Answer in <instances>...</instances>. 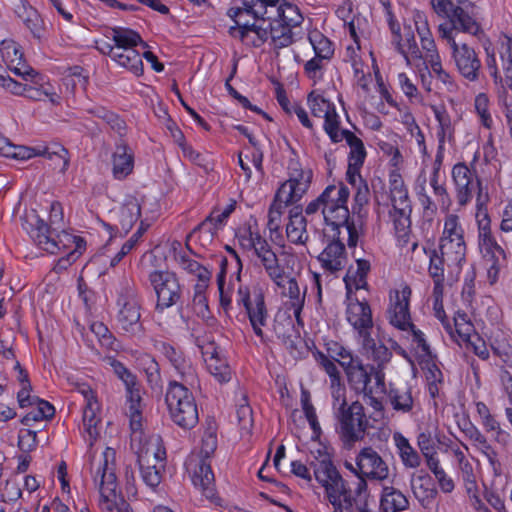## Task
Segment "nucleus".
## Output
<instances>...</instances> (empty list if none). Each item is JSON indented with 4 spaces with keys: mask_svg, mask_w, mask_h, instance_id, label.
Returning a JSON list of instances; mask_svg holds the SVG:
<instances>
[{
    "mask_svg": "<svg viewBox=\"0 0 512 512\" xmlns=\"http://www.w3.org/2000/svg\"><path fill=\"white\" fill-rule=\"evenodd\" d=\"M205 361L209 372L218 382L225 383L230 380V368L224 360L218 358L215 350L210 353V356Z\"/></svg>",
    "mask_w": 512,
    "mask_h": 512,
    "instance_id": "nucleus-51",
    "label": "nucleus"
},
{
    "mask_svg": "<svg viewBox=\"0 0 512 512\" xmlns=\"http://www.w3.org/2000/svg\"><path fill=\"white\" fill-rule=\"evenodd\" d=\"M141 216V205L134 196H127L117 212V229L127 234Z\"/></svg>",
    "mask_w": 512,
    "mask_h": 512,
    "instance_id": "nucleus-31",
    "label": "nucleus"
},
{
    "mask_svg": "<svg viewBox=\"0 0 512 512\" xmlns=\"http://www.w3.org/2000/svg\"><path fill=\"white\" fill-rule=\"evenodd\" d=\"M287 206L288 205H285L283 201L277 199V194L275 195L274 201L270 205L267 227L270 231L271 239L274 242H276L278 238H282L280 231L281 217L284 212V209Z\"/></svg>",
    "mask_w": 512,
    "mask_h": 512,
    "instance_id": "nucleus-47",
    "label": "nucleus"
},
{
    "mask_svg": "<svg viewBox=\"0 0 512 512\" xmlns=\"http://www.w3.org/2000/svg\"><path fill=\"white\" fill-rule=\"evenodd\" d=\"M236 238L241 248L245 251H252L256 247L258 239H263L257 225L252 226L250 224L241 227L236 233Z\"/></svg>",
    "mask_w": 512,
    "mask_h": 512,
    "instance_id": "nucleus-53",
    "label": "nucleus"
},
{
    "mask_svg": "<svg viewBox=\"0 0 512 512\" xmlns=\"http://www.w3.org/2000/svg\"><path fill=\"white\" fill-rule=\"evenodd\" d=\"M238 302L242 303L245 307L249 322L256 336L260 338L262 343H266L267 340L262 328L267 325L269 315L264 295L261 292H257L251 297L247 288L243 289L240 287L238 290Z\"/></svg>",
    "mask_w": 512,
    "mask_h": 512,
    "instance_id": "nucleus-13",
    "label": "nucleus"
},
{
    "mask_svg": "<svg viewBox=\"0 0 512 512\" xmlns=\"http://www.w3.org/2000/svg\"><path fill=\"white\" fill-rule=\"evenodd\" d=\"M273 329L277 338L286 347L290 355L297 357L300 354L303 340L299 332L295 329L292 320L289 317L276 320Z\"/></svg>",
    "mask_w": 512,
    "mask_h": 512,
    "instance_id": "nucleus-28",
    "label": "nucleus"
},
{
    "mask_svg": "<svg viewBox=\"0 0 512 512\" xmlns=\"http://www.w3.org/2000/svg\"><path fill=\"white\" fill-rule=\"evenodd\" d=\"M116 305L117 327L130 336H140L144 330L141 303L134 283L126 277H122L120 281Z\"/></svg>",
    "mask_w": 512,
    "mask_h": 512,
    "instance_id": "nucleus-5",
    "label": "nucleus"
},
{
    "mask_svg": "<svg viewBox=\"0 0 512 512\" xmlns=\"http://www.w3.org/2000/svg\"><path fill=\"white\" fill-rule=\"evenodd\" d=\"M94 483L100 493L99 506L102 512H133L130 505L120 497L116 476V451L107 447L94 460Z\"/></svg>",
    "mask_w": 512,
    "mask_h": 512,
    "instance_id": "nucleus-4",
    "label": "nucleus"
},
{
    "mask_svg": "<svg viewBox=\"0 0 512 512\" xmlns=\"http://www.w3.org/2000/svg\"><path fill=\"white\" fill-rule=\"evenodd\" d=\"M205 291L206 289H204V284H196L192 300L193 309L195 313L202 318L207 317L209 314L208 302Z\"/></svg>",
    "mask_w": 512,
    "mask_h": 512,
    "instance_id": "nucleus-63",
    "label": "nucleus"
},
{
    "mask_svg": "<svg viewBox=\"0 0 512 512\" xmlns=\"http://www.w3.org/2000/svg\"><path fill=\"white\" fill-rule=\"evenodd\" d=\"M327 351L329 355L335 361H337L344 370L358 359V357H354L352 355L350 350L346 349L337 342L328 343Z\"/></svg>",
    "mask_w": 512,
    "mask_h": 512,
    "instance_id": "nucleus-57",
    "label": "nucleus"
},
{
    "mask_svg": "<svg viewBox=\"0 0 512 512\" xmlns=\"http://www.w3.org/2000/svg\"><path fill=\"white\" fill-rule=\"evenodd\" d=\"M127 397L129 401V416L131 428L136 431L141 427V414H142V398L140 394V387L137 379L134 380L133 386H125Z\"/></svg>",
    "mask_w": 512,
    "mask_h": 512,
    "instance_id": "nucleus-43",
    "label": "nucleus"
},
{
    "mask_svg": "<svg viewBox=\"0 0 512 512\" xmlns=\"http://www.w3.org/2000/svg\"><path fill=\"white\" fill-rule=\"evenodd\" d=\"M165 402L171 420L180 428L192 429L198 423L199 415L195 398L184 383L175 380L170 381Z\"/></svg>",
    "mask_w": 512,
    "mask_h": 512,
    "instance_id": "nucleus-6",
    "label": "nucleus"
},
{
    "mask_svg": "<svg viewBox=\"0 0 512 512\" xmlns=\"http://www.w3.org/2000/svg\"><path fill=\"white\" fill-rule=\"evenodd\" d=\"M259 21L251 24L237 22L238 26H231L228 33L231 37L253 47H260L269 38L274 49L288 47L294 42L293 28L274 18V14Z\"/></svg>",
    "mask_w": 512,
    "mask_h": 512,
    "instance_id": "nucleus-3",
    "label": "nucleus"
},
{
    "mask_svg": "<svg viewBox=\"0 0 512 512\" xmlns=\"http://www.w3.org/2000/svg\"><path fill=\"white\" fill-rule=\"evenodd\" d=\"M254 255L259 259L268 277L278 287L283 286L286 276L284 268L279 264L276 253L272 250L271 245L263 237L262 240L256 242V247L252 250Z\"/></svg>",
    "mask_w": 512,
    "mask_h": 512,
    "instance_id": "nucleus-21",
    "label": "nucleus"
},
{
    "mask_svg": "<svg viewBox=\"0 0 512 512\" xmlns=\"http://www.w3.org/2000/svg\"><path fill=\"white\" fill-rule=\"evenodd\" d=\"M405 38L403 45L404 53L402 54L407 61V63H410L411 60H421L423 55L422 51L419 49L417 42L415 40V36L411 30V27L405 28Z\"/></svg>",
    "mask_w": 512,
    "mask_h": 512,
    "instance_id": "nucleus-61",
    "label": "nucleus"
},
{
    "mask_svg": "<svg viewBox=\"0 0 512 512\" xmlns=\"http://www.w3.org/2000/svg\"><path fill=\"white\" fill-rule=\"evenodd\" d=\"M114 61L134 73L136 76L143 74L142 56L135 48H128L117 52Z\"/></svg>",
    "mask_w": 512,
    "mask_h": 512,
    "instance_id": "nucleus-45",
    "label": "nucleus"
},
{
    "mask_svg": "<svg viewBox=\"0 0 512 512\" xmlns=\"http://www.w3.org/2000/svg\"><path fill=\"white\" fill-rule=\"evenodd\" d=\"M289 178L277 190V199L283 201L285 205H292L298 202L308 191L312 171L304 170L296 158H291L288 162Z\"/></svg>",
    "mask_w": 512,
    "mask_h": 512,
    "instance_id": "nucleus-10",
    "label": "nucleus"
},
{
    "mask_svg": "<svg viewBox=\"0 0 512 512\" xmlns=\"http://www.w3.org/2000/svg\"><path fill=\"white\" fill-rule=\"evenodd\" d=\"M328 237L331 241L320 253L318 260L325 271L335 274L345 268L347 254L341 234L337 237L334 236V231L329 230Z\"/></svg>",
    "mask_w": 512,
    "mask_h": 512,
    "instance_id": "nucleus-19",
    "label": "nucleus"
},
{
    "mask_svg": "<svg viewBox=\"0 0 512 512\" xmlns=\"http://www.w3.org/2000/svg\"><path fill=\"white\" fill-rule=\"evenodd\" d=\"M350 191L343 183L340 185H329L322 192L324 201L323 218L334 236L341 234V228L346 230L348 235V247L355 248L363 235V222L350 216L347 202Z\"/></svg>",
    "mask_w": 512,
    "mask_h": 512,
    "instance_id": "nucleus-1",
    "label": "nucleus"
},
{
    "mask_svg": "<svg viewBox=\"0 0 512 512\" xmlns=\"http://www.w3.org/2000/svg\"><path fill=\"white\" fill-rule=\"evenodd\" d=\"M452 179L455 185L456 200L459 206H466L472 199L473 193L477 190V195L483 188L481 181L475 172L471 171L465 163H457L452 168ZM487 195L488 193L485 192Z\"/></svg>",
    "mask_w": 512,
    "mask_h": 512,
    "instance_id": "nucleus-15",
    "label": "nucleus"
},
{
    "mask_svg": "<svg viewBox=\"0 0 512 512\" xmlns=\"http://www.w3.org/2000/svg\"><path fill=\"white\" fill-rule=\"evenodd\" d=\"M433 111L439 123V130L437 132L438 145H444L446 137L451 138L452 136L451 120L444 108L434 106Z\"/></svg>",
    "mask_w": 512,
    "mask_h": 512,
    "instance_id": "nucleus-56",
    "label": "nucleus"
},
{
    "mask_svg": "<svg viewBox=\"0 0 512 512\" xmlns=\"http://www.w3.org/2000/svg\"><path fill=\"white\" fill-rule=\"evenodd\" d=\"M356 465L358 467L357 471L360 473V478L363 477L364 480H366V478L384 480L389 475L386 462L372 447H364L359 451L356 457Z\"/></svg>",
    "mask_w": 512,
    "mask_h": 512,
    "instance_id": "nucleus-17",
    "label": "nucleus"
},
{
    "mask_svg": "<svg viewBox=\"0 0 512 512\" xmlns=\"http://www.w3.org/2000/svg\"><path fill=\"white\" fill-rule=\"evenodd\" d=\"M36 154H37V156L47 157L48 159H51V160L54 158H58L63 163V165H62L63 170L67 169V167L69 165L68 151L64 146H62L60 144H52L50 146H45L42 148L38 147Z\"/></svg>",
    "mask_w": 512,
    "mask_h": 512,
    "instance_id": "nucleus-59",
    "label": "nucleus"
},
{
    "mask_svg": "<svg viewBox=\"0 0 512 512\" xmlns=\"http://www.w3.org/2000/svg\"><path fill=\"white\" fill-rule=\"evenodd\" d=\"M356 264L357 269L354 272L348 270L344 278L347 294H352V286L356 290L366 289L368 286L367 275L371 268L370 262L366 259H357Z\"/></svg>",
    "mask_w": 512,
    "mask_h": 512,
    "instance_id": "nucleus-41",
    "label": "nucleus"
},
{
    "mask_svg": "<svg viewBox=\"0 0 512 512\" xmlns=\"http://www.w3.org/2000/svg\"><path fill=\"white\" fill-rule=\"evenodd\" d=\"M387 398L392 408L401 413H409L414 407L412 388L408 383H390Z\"/></svg>",
    "mask_w": 512,
    "mask_h": 512,
    "instance_id": "nucleus-30",
    "label": "nucleus"
},
{
    "mask_svg": "<svg viewBox=\"0 0 512 512\" xmlns=\"http://www.w3.org/2000/svg\"><path fill=\"white\" fill-rule=\"evenodd\" d=\"M24 228L35 244L50 254H57L67 246L68 242L75 239L63 230V210L59 202L51 203L49 224L32 211L25 217Z\"/></svg>",
    "mask_w": 512,
    "mask_h": 512,
    "instance_id": "nucleus-2",
    "label": "nucleus"
},
{
    "mask_svg": "<svg viewBox=\"0 0 512 512\" xmlns=\"http://www.w3.org/2000/svg\"><path fill=\"white\" fill-rule=\"evenodd\" d=\"M0 53L7 67L14 74L23 78L36 74L35 70L25 63L21 46L14 40L5 39L1 41Z\"/></svg>",
    "mask_w": 512,
    "mask_h": 512,
    "instance_id": "nucleus-23",
    "label": "nucleus"
},
{
    "mask_svg": "<svg viewBox=\"0 0 512 512\" xmlns=\"http://www.w3.org/2000/svg\"><path fill=\"white\" fill-rule=\"evenodd\" d=\"M334 417L337 421L336 431L345 445L352 446L364 439L369 421L362 403L354 401L337 411Z\"/></svg>",
    "mask_w": 512,
    "mask_h": 512,
    "instance_id": "nucleus-7",
    "label": "nucleus"
},
{
    "mask_svg": "<svg viewBox=\"0 0 512 512\" xmlns=\"http://www.w3.org/2000/svg\"><path fill=\"white\" fill-rule=\"evenodd\" d=\"M310 468L313 469L315 479L325 489V494L330 492V488L338 483L342 476L332 463L328 455H323L321 459L310 462Z\"/></svg>",
    "mask_w": 512,
    "mask_h": 512,
    "instance_id": "nucleus-29",
    "label": "nucleus"
},
{
    "mask_svg": "<svg viewBox=\"0 0 512 512\" xmlns=\"http://www.w3.org/2000/svg\"><path fill=\"white\" fill-rule=\"evenodd\" d=\"M489 196L481 191L476 197V221L478 226V245L484 258L489 261H506L504 248L496 241L491 231V220L486 204Z\"/></svg>",
    "mask_w": 512,
    "mask_h": 512,
    "instance_id": "nucleus-8",
    "label": "nucleus"
},
{
    "mask_svg": "<svg viewBox=\"0 0 512 512\" xmlns=\"http://www.w3.org/2000/svg\"><path fill=\"white\" fill-rule=\"evenodd\" d=\"M354 490L348 485V482L342 477L338 479L330 492L326 494L328 501L334 508L333 512H351V495Z\"/></svg>",
    "mask_w": 512,
    "mask_h": 512,
    "instance_id": "nucleus-32",
    "label": "nucleus"
},
{
    "mask_svg": "<svg viewBox=\"0 0 512 512\" xmlns=\"http://www.w3.org/2000/svg\"><path fill=\"white\" fill-rule=\"evenodd\" d=\"M323 118V129L330 138L331 142H341L343 140V137H345V133H348L350 130L340 128V117L337 114L336 109H333L329 114H327Z\"/></svg>",
    "mask_w": 512,
    "mask_h": 512,
    "instance_id": "nucleus-52",
    "label": "nucleus"
},
{
    "mask_svg": "<svg viewBox=\"0 0 512 512\" xmlns=\"http://www.w3.org/2000/svg\"><path fill=\"white\" fill-rule=\"evenodd\" d=\"M162 353L180 375L181 383L193 386L197 380L196 371L191 361L184 356L182 351L170 344L162 343Z\"/></svg>",
    "mask_w": 512,
    "mask_h": 512,
    "instance_id": "nucleus-27",
    "label": "nucleus"
},
{
    "mask_svg": "<svg viewBox=\"0 0 512 512\" xmlns=\"http://www.w3.org/2000/svg\"><path fill=\"white\" fill-rule=\"evenodd\" d=\"M87 112L101 120L110 126L112 130L117 132L119 135H123L126 130L125 121L122 120L116 113L107 110L102 106H93L87 109Z\"/></svg>",
    "mask_w": 512,
    "mask_h": 512,
    "instance_id": "nucleus-48",
    "label": "nucleus"
},
{
    "mask_svg": "<svg viewBox=\"0 0 512 512\" xmlns=\"http://www.w3.org/2000/svg\"><path fill=\"white\" fill-rule=\"evenodd\" d=\"M390 201L392 209L389 211V216L394 229L399 236H406L411 227L412 206L408 190L399 174L391 175Z\"/></svg>",
    "mask_w": 512,
    "mask_h": 512,
    "instance_id": "nucleus-9",
    "label": "nucleus"
},
{
    "mask_svg": "<svg viewBox=\"0 0 512 512\" xmlns=\"http://www.w3.org/2000/svg\"><path fill=\"white\" fill-rule=\"evenodd\" d=\"M285 288V295L290 299V309L293 311V315L296 318L298 324L301 323V312L304 307L306 289L301 292L300 287L295 278H288L287 287L283 283Z\"/></svg>",
    "mask_w": 512,
    "mask_h": 512,
    "instance_id": "nucleus-44",
    "label": "nucleus"
},
{
    "mask_svg": "<svg viewBox=\"0 0 512 512\" xmlns=\"http://www.w3.org/2000/svg\"><path fill=\"white\" fill-rule=\"evenodd\" d=\"M283 0H244L246 13L252 15L255 20L264 19L273 15V11Z\"/></svg>",
    "mask_w": 512,
    "mask_h": 512,
    "instance_id": "nucleus-46",
    "label": "nucleus"
},
{
    "mask_svg": "<svg viewBox=\"0 0 512 512\" xmlns=\"http://www.w3.org/2000/svg\"><path fill=\"white\" fill-rule=\"evenodd\" d=\"M452 58L460 74L470 81L478 77L481 62L474 49L465 43H452Z\"/></svg>",
    "mask_w": 512,
    "mask_h": 512,
    "instance_id": "nucleus-22",
    "label": "nucleus"
},
{
    "mask_svg": "<svg viewBox=\"0 0 512 512\" xmlns=\"http://www.w3.org/2000/svg\"><path fill=\"white\" fill-rule=\"evenodd\" d=\"M411 294V288L408 285H404L400 290H396L394 295H390L389 322L394 327L403 331L408 330L409 325L412 323L409 311Z\"/></svg>",
    "mask_w": 512,
    "mask_h": 512,
    "instance_id": "nucleus-18",
    "label": "nucleus"
},
{
    "mask_svg": "<svg viewBox=\"0 0 512 512\" xmlns=\"http://www.w3.org/2000/svg\"><path fill=\"white\" fill-rule=\"evenodd\" d=\"M439 249L443 257L452 264L460 265L464 261L466 244L458 216L450 214L446 217Z\"/></svg>",
    "mask_w": 512,
    "mask_h": 512,
    "instance_id": "nucleus-11",
    "label": "nucleus"
},
{
    "mask_svg": "<svg viewBox=\"0 0 512 512\" xmlns=\"http://www.w3.org/2000/svg\"><path fill=\"white\" fill-rule=\"evenodd\" d=\"M362 347L369 358L377 363L378 368H383L392 357V352L381 342H376L371 335L363 337Z\"/></svg>",
    "mask_w": 512,
    "mask_h": 512,
    "instance_id": "nucleus-42",
    "label": "nucleus"
},
{
    "mask_svg": "<svg viewBox=\"0 0 512 512\" xmlns=\"http://www.w3.org/2000/svg\"><path fill=\"white\" fill-rule=\"evenodd\" d=\"M274 18L281 20L287 26L294 28L302 23L303 17L299 12V9L292 5L286 0H283L281 4L273 11Z\"/></svg>",
    "mask_w": 512,
    "mask_h": 512,
    "instance_id": "nucleus-49",
    "label": "nucleus"
},
{
    "mask_svg": "<svg viewBox=\"0 0 512 512\" xmlns=\"http://www.w3.org/2000/svg\"><path fill=\"white\" fill-rule=\"evenodd\" d=\"M406 496L394 487H384L380 499V509L383 512H399L408 508Z\"/></svg>",
    "mask_w": 512,
    "mask_h": 512,
    "instance_id": "nucleus-40",
    "label": "nucleus"
},
{
    "mask_svg": "<svg viewBox=\"0 0 512 512\" xmlns=\"http://www.w3.org/2000/svg\"><path fill=\"white\" fill-rule=\"evenodd\" d=\"M144 371L147 382L152 389H160L162 387V379L159 364L153 358H148L144 363Z\"/></svg>",
    "mask_w": 512,
    "mask_h": 512,
    "instance_id": "nucleus-64",
    "label": "nucleus"
},
{
    "mask_svg": "<svg viewBox=\"0 0 512 512\" xmlns=\"http://www.w3.org/2000/svg\"><path fill=\"white\" fill-rule=\"evenodd\" d=\"M393 440L402 464L407 468H417L421 464V457L409 440L399 432L394 433Z\"/></svg>",
    "mask_w": 512,
    "mask_h": 512,
    "instance_id": "nucleus-37",
    "label": "nucleus"
},
{
    "mask_svg": "<svg viewBox=\"0 0 512 512\" xmlns=\"http://www.w3.org/2000/svg\"><path fill=\"white\" fill-rule=\"evenodd\" d=\"M17 16L30 30L34 38L41 39L44 35V23L36 9L26 1L20 0L15 8Z\"/></svg>",
    "mask_w": 512,
    "mask_h": 512,
    "instance_id": "nucleus-34",
    "label": "nucleus"
},
{
    "mask_svg": "<svg viewBox=\"0 0 512 512\" xmlns=\"http://www.w3.org/2000/svg\"><path fill=\"white\" fill-rule=\"evenodd\" d=\"M134 159L133 154L125 144L116 146L113 154V175L116 179H124L133 170Z\"/></svg>",
    "mask_w": 512,
    "mask_h": 512,
    "instance_id": "nucleus-36",
    "label": "nucleus"
},
{
    "mask_svg": "<svg viewBox=\"0 0 512 512\" xmlns=\"http://www.w3.org/2000/svg\"><path fill=\"white\" fill-rule=\"evenodd\" d=\"M306 227L307 221L302 215L301 208H292L289 213V222L286 226L288 240L294 244H305L309 237Z\"/></svg>",
    "mask_w": 512,
    "mask_h": 512,
    "instance_id": "nucleus-33",
    "label": "nucleus"
},
{
    "mask_svg": "<svg viewBox=\"0 0 512 512\" xmlns=\"http://www.w3.org/2000/svg\"><path fill=\"white\" fill-rule=\"evenodd\" d=\"M307 104L313 116L323 118L335 109L334 104L325 99L323 96L311 92L307 97Z\"/></svg>",
    "mask_w": 512,
    "mask_h": 512,
    "instance_id": "nucleus-54",
    "label": "nucleus"
},
{
    "mask_svg": "<svg viewBox=\"0 0 512 512\" xmlns=\"http://www.w3.org/2000/svg\"><path fill=\"white\" fill-rule=\"evenodd\" d=\"M309 42L313 47L316 56L330 60L334 55L333 43L319 31H312L309 34Z\"/></svg>",
    "mask_w": 512,
    "mask_h": 512,
    "instance_id": "nucleus-50",
    "label": "nucleus"
},
{
    "mask_svg": "<svg viewBox=\"0 0 512 512\" xmlns=\"http://www.w3.org/2000/svg\"><path fill=\"white\" fill-rule=\"evenodd\" d=\"M149 281L156 293L155 309L163 312L176 305L182 297V287L174 272L155 270L149 275Z\"/></svg>",
    "mask_w": 512,
    "mask_h": 512,
    "instance_id": "nucleus-12",
    "label": "nucleus"
},
{
    "mask_svg": "<svg viewBox=\"0 0 512 512\" xmlns=\"http://www.w3.org/2000/svg\"><path fill=\"white\" fill-rule=\"evenodd\" d=\"M24 96L34 101H43L48 99L52 104L59 103V95L52 88H37L33 86H26Z\"/></svg>",
    "mask_w": 512,
    "mask_h": 512,
    "instance_id": "nucleus-60",
    "label": "nucleus"
},
{
    "mask_svg": "<svg viewBox=\"0 0 512 512\" xmlns=\"http://www.w3.org/2000/svg\"><path fill=\"white\" fill-rule=\"evenodd\" d=\"M371 505H375V501L368 492L366 480L361 477L357 480L351 495V512H374Z\"/></svg>",
    "mask_w": 512,
    "mask_h": 512,
    "instance_id": "nucleus-39",
    "label": "nucleus"
},
{
    "mask_svg": "<svg viewBox=\"0 0 512 512\" xmlns=\"http://www.w3.org/2000/svg\"><path fill=\"white\" fill-rule=\"evenodd\" d=\"M165 450L159 444L148 445L138 453L137 461L143 481L151 488L161 482V469L164 467Z\"/></svg>",
    "mask_w": 512,
    "mask_h": 512,
    "instance_id": "nucleus-14",
    "label": "nucleus"
},
{
    "mask_svg": "<svg viewBox=\"0 0 512 512\" xmlns=\"http://www.w3.org/2000/svg\"><path fill=\"white\" fill-rule=\"evenodd\" d=\"M98 409L97 401L86 403L83 411V425L88 432L91 439H96L98 431L96 429L98 419L96 417V410Z\"/></svg>",
    "mask_w": 512,
    "mask_h": 512,
    "instance_id": "nucleus-58",
    "label": "nucleus"
},
{
    "mask_svg": "<svg viewBox=\"0 0 512 512\" xmlns=\"http://www.w3.org/2000/svg\"><path fill=\"white\" fill-rule=\"evenodd\" d=\"M500 56L505 72V84L512 90V38L505 37L501 42Z\"/></svg>",
    "mask_w": 512,
    "mask_h": 512,
    "instance_id": "nucleus-55",
    "label": "nucleus"
},
{
    "mask_svg": "<svg viewBox=\"0 0 512 512\" xmlns=\"http://www.w3.org/2000/svg\"><path fill=\"white\" fill-rule=\"evenodd\" d=\"M343 140H346V143L350 148L346 179L352 186H355L357 178H359L360 169L362 168L367 156V152L363 141L352 131L345 133Z\"/></svg>",
    "mask_w": 512,
    "mask_h": 512,
    "instance_id": "nucleus-24",
    "label": "nucleus"
},
{
    "mask_svg": "<svg viewBox=\"0 0 512 512\" xmlns=\"http://www.w3.org/2000/svg\"><path fill=\"white\" fill-rule=\"evenodd\" d=\"M191 479L193 485L201 491L205 498L217 503L218 497L215 491L214 474L207 459L200 458L197 460L192 470Z\"/></svg>",
    "mask_w": 512,
    "mask_h": 512,
    "instance_id": "nucleus-25",
    "label": "nucleus"
},
{
    "mask_svg": "<svg viewBox=\"0 0 512 512\" xmlns=\"http://www.w3.org/2000/svg\"><path fill=\"white\" fill-rule=\"evenodd\" d=\"M217 449V434L215 426L209 425L202 437L201 458L209 459Z\"/></svg>",
    "mask_w": 512,
    "mask_h": 512,
    "instance_id": "nucleus-62",
    "label": "nucleus"
},
{
    "mask_svg": "<svg viewBox=\"0 0 512 512\" xmlns=\"http://www.w3.org/2000/svg\"><path fill=\"white\" fill-rule=\"evenodd\" d=\"M347 300V321L358 332L360 338L367 337L373 326L370 305L366 301H359L357 298H352L351 294H347Z\"/></svg>",
    "mask_w": 512,
    "mask_h": 512,
    "instance_id": "nucleus-20",
    "label": "nucleus"
},
{
    "mask_svg": "<svg viewBox=\"0 0 512 512\" xmlns=\"http://www.w3.org/2000/svg\"><path fill=\"white\" fill-rule=\"evenodd\" d=\"M106 37L114 42L117 52L128 48H136L139 44L146 46L140 34L129 28L113 27L109 30Z\"/></svg>",
    "mask_w": 512,
    "mask_h": 512,
    "instance_id": "nucleus-35",
    "label": "nucleus"
},
{
    "mask_svg": "<svg viewBox=\"0 0 512 512\" xmlns=\"http://www.w3.org/2000/svg\"><path fill=\"white\" fill-rule=\"evenodd\" d=\"M373 371V366L364 365L359 358L345 369L348 383L356 394H373V387L370 385Z\"/></svg>",
    "mask_w": 512,
    "mask_h": 512,
    "instance_id": "nucleus-26",
    "label": "nucleus"
},
{
    "mask_svg": "<svg viewBox=\"0 0 512 512\" xmlns=\"http://www.w3.org/2000/svg\"><path fill=\"white\" fill-rule=\"evenodd\" d=\"M411 486L415 497L423 506L429 505L437 495V490L428 474L412 477Z\"/></svg>",
    "mask_w": 512,
    "mask_h": 512,
    "instance_id": "nucleus-38",
    "label": "nucleus"
},
{
    "mask_svg": "<svg viewBox=\"0 0 512 512\" xmlns=\"http://www.w3.org/2000/svg\"><path fill=\"white\" fill-rule=\"evenodd\" d=\"M434 11L443 15L454 23L455 27H461L462 32L477 35L480 31L479 24L460 6H456L450 0H431Z\"/></svg>",
    "mask_w": 512,
    "mask_h": 512,
    "instance_id": "nucleus-16",
    "label": "nucleus"
}]
</instances>
